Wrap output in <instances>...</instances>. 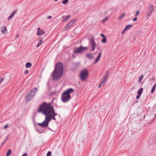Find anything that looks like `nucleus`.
Listing matches in <instances>:
<instances>
[{
  "label": "nucleus",
  "instance_id": "9d476101",
  "mask_svg": "<svg viewBox=\"0 0 156 156\" xmlns=\"http://www.w3.org/2000/svg\"><path fill=\"white\" fill-rule=\"evenodd\" d=\"M51 110L52 111L51 112H48V115L51 118V120L54 116H55L57 115V114L55 112V110L54 108L52 109Z\"/></svg>",
  "mask_w": 156,
  "mask_h": 156
},
{
  "label": "nucleus",
  "instance_id": "ea45409f",
  "mask_svg": "<svg viewBox=\"0 0 156 156\" xmlns=\"http://www.w3.org/2000/svg\"><path fill=\"white\" fill-rule=\"evenodd\" d=\"M100 36L101 37H103V38H104V37H105V36L104 34H101Z\"/></svg>",
  "mask_w": 156,
  "mask_h": 156
},
{
  "label": "nucleus",
  "instance_id": "393cba45",
  "mask_svg": "<svg viewBox=\"0 0 156 156\" xmlns=\"http://www.w3.org/2000/svg\"><path fill=\"white\" fill-rule=\"evenodd\" d=\"M105 83L104 82V81H102L100 83L98 86V87L100 88L101 86H103L105 84Z\"/></svg>",
  "mask_w": 156,
  "mask_h": 156
},
{
  "label": "nucleus",
  "instance_id": "6ab92c4d",
  "mask_svg": "<svg viewBox=\"0 0 156 156\" xmlns=\"http://www.w3.org/2000/svg\"><path fill=\"white\" fill-rule=\"evenodd\" d=\"M86 57L89 59H92L94 57L92 55V54L91 53H89L86 55Z\"/></svg>",
  "mask_w": 156,
  "mask_h": 156
},
{
  "label": "nucleus",
  "instance_id": "2eb2a0df",
  "mask_svg": "<svg viewBox=\"0 0 156 156\" xmlns=\"http://www.w3.org/2000/svg\"><path fill=\"white\" fill-rule=\"evenodd\" d=\"M42 128H46L48 127L49 125V123L44 120L42 123Z\"/></svg>",
  "mask_w": 156,
  "mask_h": 156
},
{
  "label": "nucleus",
  "instance_id": "3c124183",
  "mask_svg": "<svg viewBox=\"0 0 156 156\" xmlns=\"http://www.w3.org/2000/svg\"><path fill=\"white\" fill-rule=\"evenodd\" d=\"M31 66V64L30 63V67Z\"/></svg>",
  "mask_w": 156,
  "mask_h": 156
},
{
  "label": "nucleus",
  "instance_id": "a878e982",
  "mask_svg": "<svg viewBox=\"0 0 156 156\" xmlns=\"http://www.w3.org/2000/svg\"><path fill=\"white\" fill-rule=\"evenodd\" d=\"M29 93L27 94V96L26 98V101L27 102H29Z\"/></svg>",
  "mask_w": 156,
  "mask_h": 156
},
{
  "label": "nucleus",
  "instance_id": "79ce46f5",
  "mask_svg": "<svg viewBox=\"0 0 156 156\" xmlns=\"http://www.w3.org/2000/svg\"><path fill=\"white\" fill-rule=\"evenodd\" d=\"M29 72V71L27 70H26L25 73H24V74H27Z\"/></svg>",
  "mask_w": 156,
  "mask_h": 156
},
{
  "label": "nucleus",
  "instance_id": "5701e85b",
  "mask_svg": "<svg viewBox=\"0 0 156 156\" xmlns=\"http://www.w3.org/2000/svg\"><path fill=\"white\" fill-rule=\"evenodd\" d=\"M132 27V26L131 24L129 25L126 26V27L124 28V29L126 30L128 29H129L131 27Z\"/></svg>",
  "mask_w": 156,
  "mask_h": 156
},
{
  "label": "nucleus",
  "instance_id": "09e8293b",
  "mask_svg": "<svg viewBox=\"0 0 156 156\" xmlns=\"http://www.w3.org/2000/svg\"><path fill=\"white\" fill-rule=\"evenodd\" d=\"M19 37V35H16V38H18Z\"/></svg>",
  "mask_w": 156,
  "mask_h": 156
},
{
  "label": "nucleus",
  "instance_id": "603ef678",
  "mask_svg": "<svg viewBox=\"0 0 156 156\" xmlns=\"http://www.w3.org/2000/svg\"><path fill=\"white\" fill-rule=\"evenodd\" d=\"M138 102V100H136V102Z\"/></svg>",
  "mask_w": 156,
  "mask_h": 156
},
{
  "label": "nucleus",
  "instance_id": "58836bf2",
  "mask_svg": "<svg viewBox=\"0 0 156 156\" xmlns=\"http://www.w3.org/2000/svg\"><path fill=\"white\" fill-rule=\"evenodd\" d=\"M140 94H138L136 97V98L137 99H138L140 97Z\"/></svg>",
  "mask_w": 156,
  "mask_h": 156
},
{
  "label": "nucleus",
  "instance_id": "4be33fe9",
  "mask_svg": "<svg viewBox=\"0 0 156 156\" xmlns=\"http://www.w3.org/2000/svg\"><path fill=\"white\" fill-rule=\"evenodd\" d=\"M143 89V88H140L138 91V92H137L138 94H140V95H141Z\"/></svg>",
  "mask_w": 156,
  "mask_h": 156
},
{
  "label": "nucleus",
  "instance_id": "c85d7f7f",
  "mask_svg": "<svg viewBox=\"0 0 156 156\" xmlns=\"http://www.w3.org/2000/svg\"><path fill=\"white\" fill-rule=\"evenodd\" d=\"M125 13H123L119 17V20H120L123 17V16H125Z\"/></svg>",
  "mask_w": 156,
  "mask_h": 156
},
{
  "label": "nucleus",
  "instance_id": "ddd939ff",
  "mask_svg": "<svg viewBox=\"0 0 156 156\" xmlns=\"http://www.w3.org/2000/svg\"><path fill=\"white\" fill-rule=\"evenodd\" d=\"M70 15H67L66 16H62L63 19L62 21V22H65L67 21L70 18Z\"/></svg>",
  "mask_w": 156,
  "mask_h": 156
},
{
  "label": "nucleus",
  "instance_id": "aec40b11",
  "mask_svg": "<svg viewBox=\"0 0 156 156\" xmlns=\"http://www.w3.org/2000/svg\"><path fill=\"white\" fill-rule=\"evenodd\" d=\"M39 42L38 43L37 46V47H38L40 45H41V44L43 43V38H40L39 39Z\"/></svg>",
  "mask_w": 156,
  "mask_h": 156
},
{
  "label": "nucleus",
  "instance_id": "f257e3e1",
  "mask_svg": "<svg viewBox=\"0 0 156 156\" xmlns=\"http://www.w3.org/2000/svg\"><path fill=\"white\" fill-rule=\"evenodd\" d=\"M63 64L61 62L58 63L55 66L54 72L53 73L52 80H57L61 77L62 74Z\"/></svg>",
  "mask_w": 156,
  "mask_h": 156
},
{
  "label": "nucleus",
  "instance_id": "8fccbe9b",
  "mask_svg": "<svg viewBox=\"0 0 156 156\" xmlns=\"http://www.w3.org/2000/svg\"><path fill=\"white\" fill-rule=\"evenodd\" d=\"M153 86L156 88V83Z\"/></svg>",
  "mask_w": 156,
  "mask_h": 156
},
{
  "label": "nucleus",
  "instance_id": "a211bd4d",
  "mask_svg": "<svg viewBox=\"0 0 156 156\" xmlns=\"http://www.w3.org/2000/svg\"><path fill=\"white\" fill-rule=\"evenodd\" d=\"M7 28L5 26H3L1 29L2 33L4 34H5L6 32Z\"/></svg>",
  "mask_w": 156,
  "mask_h": 156
},
{
  "label": "nucleus",
  "instance_id": "f3484780",
  "mask_svg": "<svg viewBox=\"0 0 156 156\" xmlns=\"http://www.w3.org/2000/svg\"><path fill=\"white\" fill-rule=\"evenodd\" d=\"M16 11H14L8 17V20L11 19L15 15V14L16 13Z\"/></svg>",
  "mask_w": 156,
  "mask_h": 156
},
{
  "label": "nucleus",
  "instance_id": "2f4dec72",
  "mask_svg": "<svg viewBox=\"0 0 156 156\" xmlns=\"http://www.w3.org/2000/svg\"><path fill=\"white\" fill-rule=\"evenodd\" d=\"M51 151H48L47 154V156H51Z\"/></svg>",
  "mask_w": 156,
  "mask_h": 156
},
{
  "label": "nucleus",
  "instance_id": "7ed1b4c3",
  "mask_svg": "<svg viewBox=\"0 0 156 156\" xmlns=\"http://www.w3.org/2000/svg\"><path fill=\"white\" fill-rule=\"evenodd\" d=\"M74 90L71 88L68 89L65 91L62 94L61 96L62 101L64 103L69 101L71 99L70 93H73Z\"/></svg>",
  "mask_w": 156,
  "mask_h": 156
},
{
  "label": "nucleus",
  "instance_id": "a18cd8bd",
  "mask_svg": "<svg viewBox=\"0 0 156 156\" xmlns=\"http://www.w3.org/2000/svg\"><path fill=\"white\" fill-rule=\"evenodd\" d=\"M55 116H54L53 117H52V119H53V120H56V119L55 117Z\"/></svg>",
  "mask_w": 156,
  "mask_h": 156
},
{
  "label": "nucleus",
  "instance_id": "de8ad7c7",
  "mask_svg": "<svg viewBox=\"0 0 156 156\" xmlns=\"http://www.w3.org/2000/svg\"><path fill=\"white\" fill-rule=\"evenodd\" d=\"M27 154L26 153L24 154L22 156H27Z\"/></svg>",
  "mask_w": 156,
  "mask_h": 156
},
{
  "label": "nucleus",
  "instance_id": "39448f33",
  "mask_svg": "<svg viewBox=\"0 0 156 156\" xmlns=\"http://www.w3.org/2000/svg\"><path fill=\"white\" fill-rule=\"evenodd\" d=\"M88 48L87 47H83L82 46H80L79 48H76L74 51L73 52L75 54L80 53L87 50Z\"/></svg>",
  "mask_w": 156,
  "mask_h": 156
},
{
  "label": "nucleus",
  "instance_id": "4c0bfd02",
  "mask_svg": "<svg viewBox=\"0 0 156 156\" xmlns=\"http://www.w3.org/2000/svg\"><path fill=\"white\" fill-rule=\"evenodd\" d=\"M4 79L3 78H0V84L3 81Z\"/></svg>",
  "mask_w": 156,
  "mask_h": 156
},
{
  "label": "nucleus",
  "instance_id": "423d86ee",
  "mask_svg": "<svg viewBox=\"0 0 156 156\" xmlns=\"http://www.w3.org/2000/svg\"><path fill=\"white\" fill-rule=\"evenodd\" d=\"M76 21L77 20L76 19L71 20L65 25V27L63 29V31H65L67 30L70 27L74 24L76 22Z\"/></svg>",
  "mask_w": 156,
  "mask_h": 156
},
{
  "label": "nucleus",
  "instance_id": "72a5a7b5",
  "mask_svg": "<svg viewBox=\"0 0 156 156\" xmlns=\"http://www.w3.org/2000/svg\"><path fill=\"white\" fill-rule=\"evenodd\" d=\"M26 68H29V62H27L26 63Z\"/></svg>",
  "mask_w": 156,
  "mask_h": 156
},
{
  "label": "nucleus",
  "instance_id": "a19ab883",
  "mask_svg": "<svg viewBox=\"0 0 156 156\" xmlns=\"http://www.w3.org/2000/svg\"><path fill=\"white\" fill-rule=\"evenodd\" d=\"M137 18L136 17H135V18H134L133 19V21H136L137 20Z\"/></svg>",
  "mask_w": 156,
  "mask_h": 156
},
{
  "label": "nucleus",
  "instance_id": "0eeeda50",
  "mask_svg": "<svg viewBox=\"0 0 156 156\" xmlns=\"http://www.w3.org/2000/svg\"><path fill=\"white\" fill-rule=\"evenodd\" d=\"M90 42L91 45V51H93L95 50L96 46V44L95 43L94 37L91 38L90 40Z\"/></svg>",
  "mask_w": 156,
  "mask_h": 156
},
{
  "label": "nucleus",
  "instance_id": "cd10ccee",
  "mask_svg": "<svg viewBox=\"0 0 156 156\" xmlns=\"http://www.w3.org/2000/svg\"><path fill=\"white\" fill-rule=\"evenodd\" d=\"M101 42L103 43H105L106 42V37L103 38L101 40Z\"/></svg>",
  "mask_w": 156,
  "mask_h": 156
},
{
  "label": "nucleus",
  "instance_id": "864d4df0",
  "mask_svg": "<svg viewBox=\"0 0 156 156\" xmlns=\"http://www.w3.org/2000/svg\"><path fill=\"white\" fill-rule=\"evenodd\" d=\"M73 57H74V55H73Z\"/></svg>",
  "mask_w": 156,
  "mask_h": 156
},
{
  "label": "nucleus",
  "instance_id": "9b49d317",
  "mask_svg": "<svg viewBox=\"0 0 156 156\" xmlns=\"http://www.w3.org/2000/svg\"><path fill=\"white\" fill-rule=\"evenodd\" d=\"M109 74V72L108 71H106L105 73V75L103 77V80H102V81H104V82L105 83V82L106 81L107 79L108 78Z\"/></svg>",
  "mask_w": 156,
  "mask_h": 156
},
{
  "label": "nucleus",
  "instance_id": "4468645a",
  "mask_svg": "<svg viewBox=\"0 0 156 156\" xmlns=\"http://www.w3.org/2000/svg\"><path fill=\"white\" fill-rule=\"evenodd\" d=\"M48 113H47L46 114H44L45 115V121L48 122V123L49 122H50L51 119V118L49 117V116L48 115Z\"/></svg>",
  "mask_w": 156,
  "mask_h": 156
},
{
  "label": "nucleus",
  "instance_id": "bb28decb",
  "mask_svg": "<svg viewBox=\"0 0 156 156\" xmlns=\"http://www.w3.org/2000/svg\"><path fill=\"white\" fill-rule=\"evenodd\" d=\"M69 1V0H64L62 1V3L64 5H66L68 3Z\"/></svg>",
  "mask_w": 156,
  "mask_h": 156
},
{
  "label": "nucleus",
  "instance_id": "49530a36",
  "mask_svg": "<svg viewBox=\"0 0 156 156\" xmlns=\"http://www.w3.org/2000/svg\"><path fill=\"white\" fill-rule=\"evenodd\" d=\"M51 18V16H48L47 17V19H50Z\"/></svg>",
  "mask_w": 156,
  "mask_h": 156
},
{
  "label": "nucleus",
  "instance_id": "b1692460",
  "mask_svg": "<svg viewBox=\"0 0 156 156\" xmlns=\"http://www.w3.org/2000/svg\"><path fill=\"white\" fill-rule=\"evenodd\" d=\"M11 149L8 150L7 153H6V156H9L10 155V154H11Z\"/></svg>",
  "mask_w": 156,
  "mask_h": 156
},
{
  "label": "nucleus",
  "instance_id": "c03bdc74",
  "mask_svg": "<svg viewBox=\"0 0 156 156\" xmlns=\"http://www.w3.org/2000/svg\"><path fill=\"white\" fill-rule=\"evenodd\" d=\"M8 125H6L4 127V129H6L8 127Z\"/></svg>",
  "mask_w": 156,
  "mask_h": 156
},
{
  "label": "nucleus",
  "instance_id": "37998d69",
  "mask_svg": "<svg viewBox=\"0 0 156 156\" xmlns=\"http://www.w3.org/2000/svg\"><path fill=\"white\" fill-rule=\"evenodd\" d=\"M126 30H125L124 29L123 30V31H122V34H123L124 33V32L126 31Z\"/></svg>",
  "mask_w": 156,
  "mask_h": 156
},
{
  "label": "nucleus",
  "instance_id": "f03ea898",
  "mask_svg": "<svg viewBox=\"0 0 156 156\" xmlns=\"http://www.w3.org/2000/svg\"><path fill=\"white\" fill-rule=\"evenodd\" d=\"M53 108V106L51 105L50 103L44 102L40 106L37 112L46 114L48 112H51L52 111L51 109Z\"/></svg>",
  "mask_w": 156,
  "mask_h": 156
},
{
  "label": "nucleus",
  "instance_id": "f8f14e48",
  "mask_svg": "<svg viewBox=\"0 0 156 156\" xmlns=\"http://www.w3.org/2000/svg\"><path fill=\"white\" fill-rule=\"evenodd\" d=\"M44 32L43 30H41L40 28H38L37 29V35L40 36L44 34Z\"/></svg>",
  "mask_w": 156,
  "mask_h": 156
},
{
  "label": "nucleus",
  "instance_id": "7c9ffc66",
  "mask_svg": "<svg viewBox=\"0 0 156 156\" xmlns=\"http://www.w3.org/2000/svg\"><path fill=\"white\" fill-rule=\"evenodd\" d=\"M108 17H106L104 19L102 20V22H104L106 21L108 19Z\"/></svg>",
  "mask_w": 156,
  "mask_h": 156
},
{
  "label": "nucleus",
  "instance_id": "5fc2aeb1",
  "mask_svg": "<svg viewBox=\"0 0 156 156\" xmlns=\"http://www.w3.org/2000/svg\"><path fill=\"white\" fill-rule=\"evenodd\" d=\"M155 116H156V114H155Z\"/></svg>",
  "mask_w": 156,
  "mask_h": 156
},
{
  "label": "nucleus",
  "instance_id": "c9c22d12",
  "mask_svg": "<svg viewBox=\"0 0 156 156\" xmlns=\"http://www.w3.org/2000/svg\"><path fill=\"white\" fill-rule=\"evenodd\" d=\"M8 137H7L5 139V140L2 143V144H4L5 142L7 140H8Z\"/></svg>",
  "mask_w": 156,
  "mask_h": 156
},
{
  "label": "nucleus",
  "instance_id": "20e7f679",
  "mask_svg": "<svg viewBox=\"0 0 156 156\" xmlns=\"http://www.w3.org/2000/svg\"><path fill=\"white\" fill-rule=\"evenodd\" d=\"M88 74V72L86 69L80 71V77L81 80L82 81L85 80Z\"/></svg>",
  "mask_w": 156,
  "mask_h": 156
},
{
  "label": "nucleus",
  "instance_id": "f704fd0d",
  "mask_svg": "<svg viewBox=\"0 0 156 156\" xmlns=\"http://www.w3.org/2000/svg\"><path fill=\"white\" fill-rule=\"evenodd\" d=\"M74 65L75 66L78 67L79 66V63H75L74 64Z\"/></svg>",
  "mask_w": 156,
  "mask_h": 156
},
{
  "label": "nucleus",
  "instance_id": "dca6fc26",
  "mask_svg": "<svg viewBox=\"0 0 156 156\" xmlns=\"http://www.w3.org/2000/svg\"><path fill=\"white\" fill-rule=\"evenodd\" d=\"M101 52H100L99 53L98 55V56L97 57L96 60L94 62V64H95V63H97L98 62V60H99V59H100V58L101 57Z\"/></svg>",
  "mask_w": 156,
  "mask_h": 156
},
{
  "label": "nucleus",
  "instance_id": "1a4fd4ad",
  "mask_svg": "<svg viewBox=\"0 0 156 156\" xmlns=\"http://www.w3.org/2000/svg\"><path fill=\"white\" fill-rule=\"evenodd\" d=\"M153 8L154 7L153 5L150 4L149 6V8L148 9V10L147 12V17L151 15L153 11Z\"/></svg>",
  "mask_w": 156,
  "mask_h": 156
},
{
  "label": "nucleus",
  "instance_id": "6e6552de",
  "mask_svg": "<svg viewBox=\"0 0 156 156\" xmlns=\"http://www.w3.org/2000/svg\"><path fill=\"white\" fill-rule=\"evenodd\" d=\"M37 90V88L34 87L30 91V100L34 97Z\"/></svg>",
  "mask_w": 156,
  "mask_h": 156
},
{
  "label": "nucleus",
  "instance_id": "c756f323",
  "mask_svg": "<svg viewBox=\"0 0 156 156\" xmlns=\"http://www.w3.org/2000/svg\"><path fill=\"white\" fill-rule=\"evenodd\" d=\"M156 89V88L155 87H154V86L153 87L151 90V93H153L155 90V89Z\"/></svg>",
  "mask_w": 156,
  "mask_h": 156
},
{
  "label": "nucleus",
  "instance_id": "e433bc0d",
  "mask_svg": "<svg viewBox=\"0 0 156 156\" xmlns=\"http://www.w3.org/2000/svg\"><path fill=\"white\" fill-rule=\"evenodd\" d=\"M37 124L42 128V125L41 123H37Z\"/></svg>",
  "mask_w": 156,
  "mask_h": 156
},
{
  "label": "nucleus",
  "instance_id": "412c9836",
  "mask_svg": "<svg viewBox=\"0 0 156 156\" xmlns=\"http://www.w3.org/2000/svg\"><path fill=\"white\" fill-rule=\"evenodd\" d=\"M144 77L143 75H141L140 77H139L138 82L140 83H141L142 80L143 79Z\"/></svg>",
  "mask_w": 156,
  "mask_h": 156
},
{
  "label": "nucleus",
  "instance_id": "473e14b6",
  "mask_svg": "<svg viewBox=\"0 0 156 156\" xmlns=\"http://www.w3.org/2000/svg\"><path fill=\"white\" fill-rule=\"evenodd\" d=\"M140 12L139 10H137L136 12V13L135 14V16H137V15L139 14Z\"/></svg>",
  "mask_w": 156,
  "mask_h": 156
}]
</instances>
